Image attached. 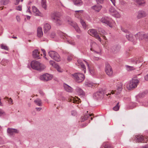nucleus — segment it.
I'll use <instances>...</instances> for the list:
<instances>
[{
  "mask_svg": "<svg viewBox=\"0 0 148 148\" xmlns=\"http://www.w3.org/2000/svg\"><path fill=\"white\" fill-rule=\"evenodd\" d=\"M144 33L143 32H138L135 35V37L137 39L139 40H142L144 38Z\"/></svg>",
  "mask_w": 148,
  "mask_h": 148,
  "instance_id": "14",
  "label": "nucleus"
},
{
  "mask_svg": "<svg viewBox=\"0 0 148 148\" xmlns=\"http://www.w3.org/2000/svg\"><path fill=\"white\" fill-rule=\"evenodd\" d=\"M40 79L44 81H47L51 80L52 77L49 74L46 73L43 74L40 76Z\"/></svg>",
  "mask_w": 148,
  "mask_h": 148,
  "instance_id": "11",
  "label": "nucleus"
},
{
  "mask_svg": "<svg viewBox=\"0 0 148 148\" xmlns=\"http://www.w3.org/2000/svg\"><path fill=\"white\" fill-rule=\"evenodd\" d=\"M146 15L145 12L143 11H140L138 12L137 17L138 18L140 19L141 18L145 17Z\"/></svg>",
  "mask_w": 148,
  "mask_h": 148,
  "instance_id": "18",
  "label": "nucleus"
},
{
  "mask_svg": "<svg viewBox=\"0 0 148 148\" xmlns=\"http://www.w3.org/2000/svg\"><path fill=\"white\" fill-rule=\"evenodd\" d=\"M1 2L4 5L8 4L9 2V0H1Z\"/></svg>",
  "mask_w": 148,
  "mask_h": 148,
  "instance_id": "41",
  "label": "nucleus"
},
{
  "mask_svg": "<svg viewBox=\"0 0 148 148\" xmlns=\"http://www.w3.org/2000/svg\"><path fill=\"white\" fill-rule=\"evenodd\" d=\"M71 114L73 116H75L77 114L76 112L75 111H71Z\"/></svg>",
  "mask_w": 148,
  "mask_h": 148,
  "instance_id": "50",
  "label": "nucleus"
},
{
  "mask_svg": "<svg viewBox=\"0 0 148 148\" xmlns=\"http://www.w3.org/2000/svg\"><path fill=\"white\" fill-rule=\"evenodd\" d=\"M73 58L72 56H70L68 57L67 58V60L69 61H70Z\"/></svg>",
  "mask_w": 148,
  "mask_h": 148,
  "instance_id": "52",
  "label": "nucleus"
},
{
  "mask_svg": "<svg viewBox=\"0 0 148 148\" xmlns=\"http://www.w3.org/2000/svg\"><path fill=\"white\" fill-rule=\"evenodd\" d=\"M126 70L128 71H131L136 69L133 66H130L127 65L125 66Z\"/></svg>",
  "mask_w": 148,
  "mask_h": 148,
  "instance_id": "34",
  "label": "nucleus"
},
{
  "mask_svg": "<svg viewBox=\"0 0 148 148\" xmlns=\"http://www.w3.org/2000/svg\"><path fill=\"white\" fill-rule=\"evenodd\" d=\"M7 131L8 133L11 135H13L18 132L16 129L11 128H8Z\"/></svg>",
  "mask_w": 148,
  "mask_h": 148,
  "instance_id": "13",
  "label": "nucleus"
},
{
  "mask_svg": "<svg viewBox=\"0 0 148 148\" xmlns=\"http://www.w3.org/2000/svg\"><path fill=\"white\" fill-rule=\"evenodd\" d=\"M37 36L39 37H41L43 35V32L42 28L40 27H39L37 29Z\"/></svg>",
  "mask_w": 148,
  "mask_h": 148,
  "instance_id": "28",
  "label": "nucleus"
},
{
  "mask_svg": "<svg viewBox=\"0 0 148 148\" xmlns=\"http://www.w3.org/2000/svg\"><path fill=\"white\" fill-rule=\"evenodd\" d=\"M103 145L104 148H112V147L110 146L108 143L107 142L104 143Z\"/></svg>",
  "mask_w": 148,
  "mask_h": 148,
  "instance_id": "37",
  "label": "nucleus"
},
{
  "mask_svg": "<svg viewBox=\"0 0 148 148\" xmlns=\"http://www.w3.org/2000/svg\"><path fill=\"white\" fill-rule=\"evenodd\" d=\"M50 64L52 65L54 67V66L55 65H57V64H56L53 61H50Z\"/></svg>",
  "mask_w": 148,
  "mask_h": 148,
  "instance_id": "44",
  "label": "nucleus"
},
{
  "mask_svg": "<svg viewBox=\"0 0 148 148\" xmlns=\"http://www.w3.org/2000/svg\"><path fill=\"white\" fill-rule=\"evenodd\" d=\"M16 9L18 10L21 11L22 10V7L21 5H19L16 7Z\"/></svg>",
  "mask_w": 148,
  "mask_h": 148,
  "instance_id": "45",
  "label": "nucleus"
},
{
  "mask_svg": "<svg viewBox=\"0 0 148 148\" xmlns=\"http://www.w3.org/2000/svg\"><path fill=\"white\" fill-rule=\"evenodd\" d=\"M8 101L9 102V103L10 104H12V99L11 98H10L8 100Z\"/></svg>",
  "mask_w": 148,
  "mask_h": 148,
  "instance_id": "56",
  "label": "nucleus"
},
{
  "mask_svg": "<svg viewBox=\"0 0 148 148\" xmlns=\"http://www.w3.org/2000/svg\"><path fill=\"white\" fill-rule=\"evenodd\" d=\"M119 103H117L116 106H115L113 108L114 110L115 111H117L119 110Z\"/></svg>",
  "mask_w": 148,
  "mask_h": 148,
  "instance_id": "40",
  "label": "nucleus"
},
{
  "mask_svg": "<svg viewBox=\"0 0 148 148\" xmlns=\"http://www.w3.org/2000/svg\"><path fill=\"white\" fill-rule=\"evenodd\" d=\"M75 17L79 19L80 20L81 19V14H82L83 11V10H78L75 11Z\"/></svg>",
  "mask_w": 148,
  "mask_h": 148,
  "instance_id": "21",
  "label": "nucleus"
},
{
  "mask_svg": "<svg viewBox=\"0 0 148 148\" xmlns=\"http://www.w3.org/2000/svg\"><path fill=\"white\" fill-rule=\"evenodd\" d=\"M74 4L77 6H80L82 5L83 2L81 0H73Z\"/></svg>",
  "mask_w": 148,
  "mask_h": 148,
  "instance_id": "27",
  "label": "nucleus"
},
{
  "mask_svg": "<svg viewBox=\"0 0 148 148\" xmlns=\"http://www.w3.org/2000/svg\"><path fill=\"white\" fill-rule=\"evenodd\" d=\"M31 66L33 69L39 71H42L46 67L44 65L40 63L38 61L35 60L31 62Z\"/></svg>",
  "mask_w": 148,
  "mask_h": 148,
  "instance_id": "1",
  "label": "nucleus"
},
{
  "mask_svg": "<svg viewBox=\"0 0 148 148\" xmlns=\"http://www.w3.org/2000/svg\"><path fill=\"white\" fill-rule=\"evenodd\" d=\"M96 1L97 4L99 3H102L103 2V0H96Z\"/></svg>",
  "mask_w": 148,
  "mask_h": 148,
  "instance_id": "46",
  "label": "nucleus"
},
{
  "mask_svg": "<svg viewBox=\"0 0 148 148\" xmlns=\"http://www.w3.org/2000/svg\"><path fill=\"white\" fill-rule=\"evenodd\" d=\"M105 71L106 73L109 77H111L113 76V70L111 66L108 63L106 64Z\"/></svg>",
  "mask_w": 148,
  "mask_h": 148,
  "instance_id": "5",
  "label": "nucleus"
},
{
  "mask_svg": "<svg viewBox=\"0 0 148 148\" xmlns=\"http://www.w3.org/2000/svg\"><path fill=\"white\" fill-rule=\"evenodd\" d=\"M145 93L144 92H143L141 93H140L139 94L140 96L141 97H143L145 95Z\"/></svg>",
  "mask_w": 148,
  "mask_h": 148,
  "instance_id": "55",
  "label": "nucleus"
},
{
  "mask_svg": "<svg viewBox=\"0 0 148 148\" xmlns=\"http://www.w3.org/2000/svg\"><path fill=\"white\" fill-rule=\"evenodd\" d=\"M32 11L35 14L36 16H39L40 14L38 9L34 6L32 7Z\"/></svg>",
  "mask_w": 148,
  "mask_h": 148,
  "instance_id": "23",
  "label": "nucleus"
},
{
  "mask_svg": "<svg viewBox=\"0 0 148 148\" xmlns=\"http://www.w3.org/2000/svg\"><path fill=\"white\" fill-rule=\"evenodd\" d=\"M78 63L79 65L80 66H81V67L83 69V71H84V73H85L86 72V69L84 64L80 60H78Z\"/></svg>",
  "mask_w": 148,
  "mask_h": 148,
  "instance_id": "29",
  "label": "nucleus"
},
{
  "mask_svg": "<svg viewBox=\"0 0 148 148\" xmlns=\"http://www.w3.org/2000/svg\"><path fill=\"white\" fill-rule=\"evenodd\" d=\"M34 102L37 105L39 106H42V102L41 100L39 99H37L34 101Z\"/></svg>",
  "mask_w": 148,
  "mask_h": 148,
  "instance_id": "30",
  "label": "nucleus"
},
{
  "mask_svg": "<svg viewBox=\"0 0 148 148\" xmlns=\"http://www.w3.org/2000/svg\"><path fill=\"white\" fill-rule=\"evenodd\" d=\"M84 61L86 63V65H87L90 73L92 75H94L95 74V71L94 70L90 69L89 67V64L85 60H84Z\"/></svg>",
  "mask_w": 148,
  "mask_h": 148,
  "instance_id": "31",
  "label": "nucleus"
},
{
  "mask_svg": "<svg viewBox=\"0 0 148 148\" xmlns=\"http://www.w3.org/2000/svg\"><path fill=\"white\" fill-rule=\"evenodd\" d=\"M86 85L90 87H91L92 85V84L90 83H86Z\"/></svg>",
  "mask_w": 148,
  "mask_h": 148,
  "instance_id": "58",
  "label": "nucleus"
},
{
  "mask_svg": "<svg viewBox=\"0 0 148 148\" xmlns=\"http://www.w3.org/2000/svg\"><path fill=\"white\" fill-rule=\"evenodd\" d=\"M132 34H127L126 37L127 38L129 41H132L133 40V38Z\"/></svg>",
  "mask_w": 148,
  "mask_h": 148,
  "instance_id": "36",
  "label": "nucleus"
},
{
  "mask_svg": "<svg viewBox=\"0 0 148 148\" xmlns=\"http://www.w3.org/2000/svg\"><path fill=\"white\" fill-rule=\"evenodd\" d=\"M51 17L53 21L57 25H60L62 24V22L60 18L54 14H51Z\"/></svg>",
  "mask_w": 148,
  "mask_h": 148,
  "instance_id": "8",
  "label": "nucleus"
},
{
  "mask_svg": "<svg viewBox=\"0 0 148 148\" xmlns=\"http://www.w3.org/2000/svg\"><path fill=\"white\" fill-rule=\"evenodd\" d=\"M133 63L134 64H136L137 63H139V62L138 61H132Z\"/></svg>",
  "mask_w": 148,
  "mask_h": 148,
  "instance_id": "61",
  "label": "nucleus"
},
{
  "mask_svg": "<svg viewBox=\"0 0 148 148\" xmlns=\"http://www.w3.org/2000/svg\"><path fill=\"white\" fill-rule=\"evenodd\" d=\"M27 12H29L30 13H31V12L30 10L29 9H27Z\"/></svg>",
  "mask_w": 148,
  "mask_h": 148,
  "instance_id": "63",
  "label": "nucleus"
},
{
  "mask_svg": "<svg viewBox=\"0 0 148 148\" xmlns=\"http://www.w3.org/2000/svg\"><path fill=\"white\" fill-rule=\"evenodd\" d=\"M76 37L78 39H79L80 38V36L79 35H77Z\"/></svg>",
  "mask_w": 148,
  "mask_h": 148,
  "instance_id": "64",
  "label": "nucleus"
},
{
  "mask_svg": "<svg viewBox=\"0 0 148 148\" xmlns=\"http://www.w3.org/2000/svg\"><path fill=\"white\" fill-rule=\"evenodd\" d=\"M80 22L83 28L84 29H85L86 27V25L85 22L82 19H81L80 20Z\"/></svg>",
  "mask_w": 148,
  "mask_h": 148,
  "instance_id": "35",
  "label": "nucleus"
},
{
  "mask_svg": "<svg viewBox=\"0 0 148 148\" xmlns=\"http://www.w3.org/2000/svg\"><path fill=\"white\" fill-rule=\"evenodd\" d=\"M75 90L77 93L79 95H84V91L80 88L77 87Z\"/></svg>",
  "mask_w": 148,
  "mask_h": 148,
  "instance_id": "24",
  "label": "nucleus"
},
{
  "mask_svg": "<svg viewBox=\"0 0 148 148\" xmlns=\"http://www.w3.org/2000/svg\"><path fill=\"white\" fill-rule=\"evenodd\" d=\"M91 116L92 114H90L89 115H86L82 116L81 118V121L83 122L85 120H86L88 117H90Z\"/></svg>",
  "mask_w": 148,
  "mask_h": 148,
  "instance_id": "33",
  "label": "nucleus"
},
{
  "mask_svg": "<svg viewBox=\"0 0 148 148\" xmlns=\"http://www.w3.org/2000/svg\"><path fill=\"white\" fill-rule=\"evenodd\" d=\"M88 33L90 35L94 37L98 40L100 42H101V40L99 36L98 35L97 31L95 29H91L89 30Z\"/></svg>",
  "mask_w": 148,
  "mask_h": 148,
  "instance_id": "6",
  "label": "nucleus"
},
{
  "mask_svg": "<svg viewBox=\"0 0 148 148\" xmlns=\"http://www.w3.org/2000/svg\"><path fill=\"white\" fill-rule=\"evenodd\" d=\"M120 3L121 5H124L125 4L126 2L125 1L123 0H121L120 1Z\"/></svg>",
  "mask_w": 148,
  "mask_h": 148,
  "instance_id": "43",
  "label": "nucleus"
},
{
  "mask_svg": "<svg viewBox=\"0 0 148 148\" xmlns=\"http://www.w3.org/2000/svg\"><path fill=\"white\" fill-rule=\"evenodd\" d=\"M102 6L97 4L96 5L92 6L91 8L93 9L97 12H99L102 8Z\"/></svg>",
  "mask_w": 148,
  "mask_h": 148,
  "instance_id": "17",
  "label": "nucleus"
},
{
  "mask_svg": "<svg viewBox=\"0 0 148 148\" xmlns=\"http://www.w3.org/2000/svg\"><path fill=\"white\" fill-rule=\"evenodd\" d=\"M109 12L111 14L116 18H119L120 15L119 13L116 10L114 7L111 6L109 10Z\"/></svg>",
  "mask_w": 148,
  "mask_h": 148,
  "instance_id": "7",
  "label": "nucleus"
},
{
  "mask_svg": "<svg viewBox=\"0 0 148 148\" xmlns=\"http://www.w3.org/2000/svg\"><path fill=\"white\" fill-rule=\"evenodd\" d=\"M144 78L145 80L148 81V74L145 76Z\"/></svg>",
  "mask_w": 148,
  "mask_h": 148,
  "instance_id": "53",
  "label": "nucleus"
},
{
  "mask_svg": "<svg viewBox=\"0 0 148 148\" xmlns=\"http://www.w3.org/2000/svg\"><path fill=\"white\" fill-rule=\"evenodd\" d=\"M144 139L143 136L142 135H136L135 136L134 140L136 142H142Z\"/></svg>",
  "mask_w": 148,
  "mask_h": 148,
  "instance_id": "16",
  "label": "nucleus"
},
{
  "mask_svg": "<svg viewBox=\"0 0 148 148\" xmlns=\"http://www.w3.org/2000/svg\"><path fill=\"white\" fill-rule=\"evenodd\" d=\"M103 94V92L102 91H98L93 94V97L95 99H98L102 97Z\"/></svg>",
  "mask_w": 148,
  "mask_h": 148,
  "instance_id": "15",
  "label": "nucleus"
},
{
  "mask_svg": "<svg viewBox=\"0 0 148 148\" xmlns=\"http://www.w3.org/2000/svg\"><path fill=\"white\" fill-rule=\"evenodd\" d=\"M41 5L42 7L45 10L47 9V5L46 0H41Z\"/></svg>",
  "mask_w": 148,
  "mask_h": 148,
  "instance_id": "32",
  "label": "nucleus"
},
{
  "mask_svg": "<svg viewBox=\"0 0 148 148\" xmlns=\"http://www.w3.org/2000/svg\"><path fill=\"white\" fill-rule=\"evenodd\" d=\"M1 47L2 49H5L6 50H8L9 49L8 47L6 45L4 44H1Z\"/></svg>",
  "mask_w": 148,
  "mask_h": 148,
  "instance_id": "39",
  "label": "nucleus"
},
{
  "mask_svg": "<svg viewBox=\"0 0 148 148\" xmlns=\"http://www.w3.org/2000/svg\"><path fill=\"white\" fill-rule=\"evenodd\" d=\"M63 86L65 90L67 92H71L72 91V88L67 84H64Z\"/></svg>",
  "mask_w": 148,
  "mask_h": 148,
  "instance_id": "26",
  "label": "nucleus"
},
{
  "mask_svg": "<svg viewBox=\"0 0 148 148\" xmlns=\"http://www.w3.org/2000/svg\"><path fill=\"white\" fill-rule=\"evenodd\" d=\"M120 49V46L116 45L112 47L111 50L112 51L116 53L119 51Z\"/></svg>",
  "mask_w": 148,
  "mask_h": 148,
  "instance_id": "19",
  "label": "nucleus"
},
{
  "mask_svg": "<svg viewBox=\"0 0 148 148\" xmlns=\"http://www.w3.org/2000/svg\"><path fill=\"white\" fill-rule=\"evenodd\" d=\"M49 56L57 62L60 60V58L59 54L56 51H51L49 53Z\"/></svg>",
  "mask_w": 148,
  "mask_h": 148,
  "instance_id": "3",
  "label": "nucleus"
},
{
  "mask_svg": "<svg viewBox=\"0 0 148 148\" xmlns=\"http://www.w3.org/2000/svg\"><path fill=\"white\" fill-rule=\"evenodd\" d=\"M39 53L37 49H35L33 51V56L34 58H37V59L40 58L39 56Z\"/></svg>",
  "mask_w": 148,
  "mask_h": 148,
  "instance_id": "22",
  "label": "nucleus"
},
{
  "mask_svg": "<svg viewBox=\"0 0 148 148\" xmlns=\"http://www.w3.org/2000/svg\"><path fill=\"white\" fill-rule=\"evenodd\" d=\"M55 36V34L54 32H52L50 35V37L52 38H54Z\"/></svg>",
  "mask_w": 148,
  "mask_h": 148,
  "instance_id": "48",
  "label": "nucleus"
},
{
  "mask_svg": "<svg viewBox=\"0 0 148 148\" xmlns=\"http://www.w3.org/2000/svg\"><path fill=\"white\" fill-rule=\"evenodd\" d=\"M139 82V81L138 79L134 78L132 79L127 84V88L128 90L135 88L137 87Z\"/></svg>",
  "mask_w": 148,
  "mask_h": 148,
  "instance_id": "2",
  "label": "nucleus"
},
{
  "mask_svg": "<svg viewBox=\"0 0 148 148\" xmlns=\"http://www.w3.org/2000/svg\"><path fill=\"white\" fill-rule=\"evenodd\" d=\"M134 2L139 5H144L145 3V0H134Z\"/></svg>",
  "mask_w": 148,
  "mask_h": 148,
  "instance_id": "25",
  "label": "nucleus"
},
{
  "mask_svg": "<svg viewBox=\"0 0 148 148\" xmlns=\"http://www.w3.org/2000/svg\"><path fill=\"white\" fill-rule=\"evenodd\" d=\"M41 50L43 52V55L46 56V52L45 50L44 49H41Z\"/></svg>",
  "mask_w": 148,
  "mask_h": 148,
  "instance_id": "60",
  "label": "nucleus"
},
{
  "mask_svg": "<svg viewBox=\"0 0 148 148\" xmlns=\"http://www.w3.org/2000/svg\"><path fill=\"white\" fill-rule=\"evenodd\" d=\"M36 109L37 111H40L42 109V108H36Z\"/></svg>",
  "mask_w": 148,
  "mask_h": 148,
  "instance_id": "59",
  "label": "nucleus"
},
{
  "mask_svg": "<svg viewBox=\"0 0 148 148\" xmlns=\"http://www.w3.org/2000/svg\"><path fill=\"white\" fill-rule=\"evenodd\" d=\"M51 28L50 25L46 23L44 25V33H47Z\"/></svg>",
  "mask_w": 148,
  "mask_h": 148,
  "instance_id": "20",
  "label": "nucleus"
},
{
  "mask_svg": "<svg viewBox=\"0 0 148 148\" xmlns=\"http://www.w3.org/2000/svg\"><path fill=\"white\" fill-rule=\"evenodd\" d=\"M76 82L78 83L82 82L84 79V76L83 74L80 73H76L73 75Z\"/></svg>",
  "mask_w": 148,
  "mask_h": 148,
  "instance_id": "4",
  "label": "nucleus"
},
{
  "mask_svg": "<svg viewBox=\"0 0 148 148\" xmlns=\"http://www.w3.org/2000/svg\"><path fill=\"white\" fill-rule=\"evenodd\" d=\"M122 89V84L121 83L119 82L117 86L116 89L114 91H111V93L112 94H116L117 95L119 94Z\"/></svg>",
  "mask_w": 148,
  "mask_h": 148,
  "instance_id": "9",
  "label": "nucleus"
},
{
  "mask_svg": "<svg viewBox=\"0 0 148 148\" xmlns=\"http://www.w3.org/2000/svg\"><path fill=\"white\" fill-rule=\"evenodd\" d=\"M110 0L112 2L113 5L114 6H116V4H115V3H116V0Z\"/></svg>",
  "mask_w": 148,
  "mask_h": 148,
  "instance_id": "51",
  "label": "nucleus"
},
{
  "mask_svg": "<svg viewBox=\"0 0 148 148\" xmlns=\"http://www.w3.org/2000/svg\"><path fill=\"white\" fill-rule=\"evenodd\" d=\"M69 22V23L70 25L74 28L77 32L79 33H80L81 32V30L79 28L75 22L72 21H70Z\"/></svg>",
  "mask_w": 148,
  "mask_h": 148,
  "instance_id": "12",
  "label": "nucleus"
},
{
  "mask_svg": "<svg viewBox=\"0 0 148 148\" xmlns=\"http://www.w3.org/2000/svg\"><path fill=\"white\" fill-rule=\"evenodd\" d=\"M16 18L17 21L18 22H19L20 20V16H17Z\"/></svg>",
  "mask_w": 148,
  "mask_h": 148,
  "instance_id": "57",
  "label": "nucleus"
},
{
  "mask_svg": "<svg viewBox=\"0 0 148 148\" xmlns=\"http://www.w3.org/2000/svg\"><path fill=\"white\" fill-rule=\"evenodd\" d=\"M68 42L69 44L72 45H75V42L73 40H69Z\"/></svg>",
  "mask_w": 148,
  "mask_h": 148,
  "instance_id": "42",
  "label": "nucleus"
},
{
  "mask_svg": "<svg viewBox=\"0 0 148 148\" xmlns=\"http://www.w3.org/2000/svg\"><path fill=\"white\" fill-rule=\"evenodd\" d=\"M144 38L146 40H148V34H144Z\"/></svg>",
  "mask_w": 148,
  "mask_h": 148,
  "instance_id": "49",
  "label": "nucleus"
},
{
  "mask_svg": "<svg viewBox=\"0 0 148 148\" xmlns=\"http://www.w3.org/2000/svg\"><path fill=\"white\" fill-rule=\"evenodd\" d=\"M101 21L103 23L106 24L107 25L111 27V23L112 19L111 18L107 17H104L101 18Z\"/></svg>",
  "mask_w": 148,
  "mask_h": 148,
  "instance_id": "10",
  "label": "nucleus"
},
{
  "mask_svg": "<svg viewBox=\"0 0 148 148\" xmlns=\"http://www.w3.org/2000/svg\"><path fill=\"white\" fill-rule=\"evenodd\" d=\"M73 99H71V101L72 102H73V103H75L76 102H77V101L76 100H75L73 98H72Z\"/></svg>",
  "mask_w": 148,
  "mask_h": 148,
  "instance_id": "54",
  "label": "nucleus"
},
{
  "mask_svg": "<svg viewBox=\"0 0 148 148\" xmlns=\"http://www.w3.org/2000/svg\"><path fill=\"white\" fill-rule=\"evenodd\" d=\"M55 65L54 67L58 71L60 72H61L62 71V70L60 68L58 65V64Z\"/></svg>",
  "mask_w": 148,
  "mask_h": 148,
  "instance_id": "38",
  "label": "nucleus"
},
{
  "mask_svg": "<svg viewBox=\"0 0 148 148\" xmlns=\"http://www.w3.org/2000/svg\"><path fill=\"white\" fill-rule=\"evenodd\" d=\"M5 114L4 111L0 109V116H1L2 115H4Z\"/></svg>",
  "mask_w": 148,
  "mask_h": 148,
  "instance_id": "47",
  "label": "nucleus"
},
{
  "mask_svg": "<svg viewBox=\"0 0 148 148\" xmlns=\"http://www.w3.org/2000/svg\"><path fill=\"white\" fill-rule=\"evenodd\" d=\"M123 32H125V33H128V34L129 33V31L126 29H125V30H124Z\"/></svg>",
  "mask_w": 148,
  "mask_h": 148,
  "instance_id": "62",
  "label": "nucleus"
}]
</instances>
